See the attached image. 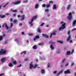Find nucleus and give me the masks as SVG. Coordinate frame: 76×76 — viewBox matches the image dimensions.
<instances>
[{"label":"nucleus","mask_w":76,"mask_h":76,"mask_svg":"<svg viewBox=\"0 0 76 76\" xmlns=\"http://www.w3.org/2000/svg\"><path fill=\"white\" fill-rule=\"evenodd\" d=\"M50 47L51 50H54V48L53 47V45H50Z\"/></svg>","instance_id":"412c9836"},{"label":"nucleus","mask_w":76,"mask_h":76,"mask_svg":"<svg viewBox=\"0 0 76 76\" xmlns=\"http://www.w3.org/2000/svg\"><path fill=\"white\" fill-rule=\"evenodd\" d=\"M76 24V20H75L72 21V25L75 26V24Z\"/></svg>","instance_id":"f3484780"},{"label":"nucleus","mask_w":76,"mask_h":76,"mask_svg":"<svg viewBox=\"0 0 76 76\" xmlns=\"http://www.w3.org/2000/svg\"><path fill=\"white\" fill-rule=\"evenodd\" d=\"M5 60H6V59L5 58H3L1 59V61L2 63H4Z\"/></svg>","instance_id":"2eb2a0df"},{"label":"nucleus","mask_w":76,"mask_h":76,"mask_svg":"<svg viewBox=\"0 0 76 76\" xmlns=\"http://www.w3.org/2000/svg\"><path fill=\"white\" fill-rule=\"evenodd\" d=\"M37 31L39 33H41V29H40V28H38L37 29Z\"/></svg>","instance_id":"bb28decb"},{"label":"nucleus","mask_w":76,"mask_h":76,"mask_svg":"<svg viewBox=\"0 0 76 76\" xmlns=\"http://www.w3.org/2000/svg\"><path fill=\"white\" fill-rule=\"evenodd\" d=\"M28 58H25L24 59V61H28Z\"/></svg>","instance_id":"8fccbe9b"},{"label":"nucleus","mask_w":76,"mask_h":76,"mask_svg":"<svg viewBox=\"0 0 76 76\" xmlns=\"http://www.w3.org/2000/svg\"><path fill=\"white\" fill-rule=\"evenodd\" d=\"M50 66V64L49 63H48V67H49Z\"/></svg>","instance_id":"09e8293b"},{"label":"nucleus","mask_w":76,"mask_h":76,"mask_svg":"<svg viewBox=\"0 0 76 76\" xmlns=\"http://www.w3.org/2000/svg\"><path fill=\"white\" fill-rule=\"evenodd\" d=\"M57 71H55L53 72V73L54 74H56V73H57Z\"/></svg>","instance_id":"37998d69"},{"label":"nucleus","mask_w":76,"mask_h":76,"mask_svg":"<svg viewBox=\"0 0 76 76\" xmlns=\"http://www.w3.org/2000/svg\"><path fill=\"white\" fill-rule=\"evenodd\" d=\"M4 75V74H0V76H3V75Z\"/></svg>","instance_id":"bf43d9fd"},{"label":"nucleus","mask_w":76,"mask_h":76,"mask_svg":"<svg viewBox=\"0 0 76 76\" xmlns=\"http://www.w3.org/2000/svg\"><path fill=\"white\" fill-rule=\"evenodd\" d=\"M13 26V23H10V27L12 28Z\"/></svg>","instance_id":"49530a36"},{"label":"nucleus","mask_w":76,"mask_h":76,"mask_svg":"<svg viewBox=\"0 0 76 76\" xmlns=\"http://www.w3.org/2000/svg\"><path fill=\"white\" fill-rule=\"evenodd\" d=\"M66 28V23H63L62 25L61 26V27H60L59 29V30H62L63 29H64Z\"/></svg>","instance_id":"20e7f679"},{"label":"nucleus","mask_w":76,"mask_h":76,"mask_svg":"<svg viewBox=\"0 0 76 76\" xmlns=\"http://www.w3.org/2000/svg\"><path fill=\"white\" fill-rule=\"evenodd\" d=\"M5 17H6V16H5V15H0V18H1V19H2V18H5Z\"/></svg>","instance_id":"b1692460"},{"label":"nucleus","mask_w":76,"mask_h":76,"mask_svg":"<svg viewBox=\"0 0 76 76\" xmlns=\"http://www.w3.org/2000/svg\"><path fill=\"white\" fill-rule=\"evenodd\" d=\"M66 60V58L64 59L62 61V63H64V62Z\"/></svg>","instance_id":"f704fd0d"},{"label":"nucleus","mask_w":76,"mask_h":76,"mask_svg":"<svg viewBox=\"0 0 76 76\" xmlns=\"http://www.w3.org/2000/svg\"><path fill=\"white\" fill-rule=\"evenodd\" d=\"M49 10H48V9H46L45 11V12H49Z\"/></svg>","instance_id":"58836bf2"},{"label":"nucleus","mask_w":76,"mask_h":76,"mask_svg":"<svg viewBox=\"0 0 76 76\" xmlns=\"http://www.w3.org/2000/svg\"><path fill=\"white\" fill-rule=\"evenodd\" d=\"M44 25V23H41V25H40V26H43Z\"/></svg>","instance_id":"3c124183"},{"label":"nucleus","mask_w":76,"mask_h":76,"mask_svg":"<svg viewBox=\"0 0 76 76\" xmlns=\"http://www.w3.org/2000/svg\"><path fill=\"white\" fill-rule=\"evenodd\" d=\"M24 3H27V2H28V1L26 0V1H23Z\"/></svg>","instance_id":"4d7b16f0"},{"label":"nucleus","mask_w":76,"mask_h":76,"mask_svg":"<svg viewBox=\"0 0 76 76\" xmlns=\"http://www.w3.org/2000/svg\"><path fill=\"white\" fill-rule=\"evenodd\" d=\"M39 36L38 35H37L35 36V38L34 39V40L35 41L36 39H39Z\"/></svg>","instance_id":"dca6fc26"},{"label":"nucleus","mask_w":76,"mask_h":76,"mask_svg":"<svg viewBox=\"0 0 76 76\" xmlns=\"http://www.w3.org/2000/svg\"><path fill=\"white\" fill-rule=\"evenodd\" d=\"M8 66H9V67H12L13 66V64H12L11 63H10L8 64Z\"/></svg>","instance_id":"393cba45"},{"label":"nucleus","mask_w":76,"mask_h":76,"mask_svg":"<svg viewBox=\"0 0 76 76\" xmlns=\"http://www.w3.org/2000/svg\"><path fill=\"white\" fill-rule=\"evenodd\" d=\"M6 15H9V14L8 13H7L5 14Z\"/></svg>","instance_id":"69168bd1"},{"label":"nucleus","mask_w":76,"mask_h":76,"mask_svg":"<svg viewBox=\"0 0 76 76\" xmlns=\"http://www.w3.org/2000/svg\"><path fill=\"white\" fill-rule=\"evenodd\" d=\"M20 1H18L15 3H12V4H14V5H16L18 4H20Z\"/></svg>","instance_id":"6e6552de"},{"label":"nucleus","mask_w":76,"mask_h":76,"mask_svg":"<svg viewBox=\"0 0 76 76\" xmlns=\"http://www.w3.org/2000/svg\"><path fill=\"white\" fill-rule=\"evenodd\" d=\"M38 66V65L37 64H35L34 65V66H33V69H36V68Z\"/></svg>","instance_id":"cd10ccee"},{"label":"nucleus","mask_w":76,"mask_h":76,"mask_svg":"<svg viewBox=\"0 0 76 76\" xmlns=\"http://www.w3.org/2000/svg\"><path fill=\"white\" fill-rule=\"evenodd\" d=\"M63 72V70H61V71L57 74V76H59V75H60L61 73H62Z\"/></svg>","instance_id":"9b49d317"},{"label":"nucleus","mask_w":76,"mask_h":76,"mask_svg":"<svg viewBox=\"0 0 76 76\" xmlns=\"http://www.w3.org/2000/svg\"><path fill=\"white\" fill-rule=\"evenodd\" d=\"M50 5L49 4H48L46 5V8H48V7H50Z\"/></svg>","instance_id":"c756f323"},{"label":"nucleus","mask_w":76,"mask_h":76,"mask_svg":"<svg viewBox=\"0 0 76 76\" xmlns=\"http://www.w3.org/2000/svg\"><path fill=\"white\" fill-rule=\"evenodd\" d=\"M46 6V5L45 4H43L42 5V7H45Z\"/></svg>","instance_id":"ea45409f"},{"label":"nucleus","mask_w":76,"mask_h":76,"mask_svg":"<svg viewBox=\"0 0 76 76\" xmlns=\"http://www.w3.org/2000/svg\"><path fill=\"white\" fill-rule=\"evenodd\" d=\"M56 53L57 54H59L60 53V50L59 49H58L56 50Z\"/></svg>","instance_id":"7c9ffc66"},{"label":"nucleus","mask_w":76,"mask_h":76,"mask_svg":"<svg viewBox=\"0 0 76 76\" xmlns=\"http://www.w3.org/2000/svg\"><path fill=\"white\" fill-rule=\"evenodd\" d=\"M22 66V65L21 64H20V65H18L17 66V67L18 68H19V67H21Z\"/></svg>","instance_id":"e433bc0d"},{"label":"nucleus","mask_w":76,"mask_h":76,"mask_svg":"<svg viewBox=\"0 0 76 76\" xmlns=\"http://www.w3.org/2000/svg\"><path fill=\"white\" fill-rule=\"evenodd\" d=\"M3 39V36H0V41H1L2 39Z\"/></svg>","instance_id":"473e14b6"},{"label":"nucleus","mask_w":76,"mask_h":76,"mask_svg":"<svg viewBox=\"0 0 76 76\" xmlns=\"http://www.w3.org/2000/svg\"><path fill=\"white\" fill-rule=\"evenodd\" d=\"M9 4V3H7L6 4H5L4 5V6H3V7H6V5H7V4Z\"/></svg>","instance_id":"c03bdc74"},{"label":"nucleus","mask_w":76,"mask_h":76,"mask_svg":"<svg viewBox=\"0 0 76 76\" xmlns=\"http://www.w3.org/2000/svg\"><path fill=\"white\" fill-rule=\"evenodd\" d=\"M41 73L42 74H44L45 73V70L44 69H41Z\"/></svg>","instance_id":"4be33fe9"},{"label":"nucleus","mask_w":76,"mask_h":76,"mask_svg":"<svg viewBox=\"0 0 76 76\" xmlns=\"http://www.w3.org/2000/svg\"><path fill=\"white\" fill-rule=\"evenodd\" d=\"M6 53V50H4V49H2L0 50V55H2V54H4Z\"/></svg>","instance_id":"39448f33"},{"label":"nucleus","mask_w":76,"mask_h":76,"mask_svg":"<svg viewBox=\"0 0 76 76\" xmlns=\"http://www.w3.org/2000/svg\"><path fill=\"white\" fill-rule=\"evenodd\" d=\"M4 26V27L6 28L7 30L9 29V28L8 26H7V24H6V23L3 24L2 26V27H3Z\"/></svg>","instance_id":"1a4fd4ad"},{"label":"nucleus","mask_w":76,"mask_h":76,"mask_svg":"<svg viewBox=\"0 0 76 76\" xmlns=\"http://www.w3.org/2000/svg\"><path fill=\"white\" fill-rule=\"evenodd\" d=\"M42 35L44 37H45V38H48V35L44 34H42Z\"/></svg>","instance_id":"ddd939ff"},{"label":"nucleus","mask_w":76,"mask_h":76,"mask_svg":"<svg viewBox=\"0 0 76 76\" xmlns=\"http://www.w3.org/2000/svg\"><path fill=\"white\" fill-rule=\"evenodd\" d=\"M20 13H23V11H20Z\"/></svg>","instance_id":"0e129e2a"},{"label":"nucleus","mask_w":76,"mask_h":76,"mask_svg":"<svg viewBox=\"0 0 76 76\" xmlns=\"http://www.w3.org/2000/svg\"><path fill=\"white\" fill-rule=\"evenodd\" d=\"M57 42H59L60 43V44H63V42L60 41H57Z\"/></svg>","instance_id":"c9c22d12"},{"label":"nucleus","mask_w":76,"mask_h":76,"mask_svg":"<svg viewBox=\"0 0 76 76\" xmlns=\"http://www.w3.org/2000/svg\"><path fill=\"white\" fill-rule=\"evenodd\" d=\"M53 2L52 1H49V3L50 4V3L53 4Z\"/></svg>","instance_id":"4c0bfd02"},{"label":"nucleus","mask_w":76,"mask_h":76,"mask_svg":"<svg viewBox=\"0 0 76 76\" xmlns=\"http://www.w3.org/2000/svg\"><path fill=\"white\" fill-rule=\"evenodd\" d=\"M71 6V5L69 4L67 5L66 7V10H69L70 8V7Z\"/></svg>","instance_id":"aec40b11"},{"label":"nucleus","mask_w":76,"mask_h":76,"mask_svg":"<svg viewBox=\"0 0 76 76\" xmlns=\"http://www.w3.org/2000/svg\"><path fill=\"white\" fill-rule=\"evenodd\" d=\"M74 64H75L74 63H72V64H71V66H73V65H74Z\"/></svg>","instance_id":"864d4df0"},{"label":"nucleus","mask_w":76,"mask_h":76,"mask_svg":"<svg viewBox=\"0 0 76 76\" xmlns=\"http://www.w3.org/2000/svg\"><path fill=\"white\" fill-rule=\"evenodd\" d=\"M13 63L14 64H16V61H13Z\"/></svg>","instance_id":"79ce46f5"},{"label":"nucleus","mask_w":76,"mask_h":76,"mask_svg":"<svg viewBox=\"0 0 76 76\" xmlns=\"http://www.w3.org/2000/svg\"><path fill=\"white\" fill-rule=\"evenodd\" d=\"M19 25L20 26H22V23H20Z\"/></svg>","instance_id":"680f3d73"},{"label":"nucleus","mask_w":76,"mask_h":76,"mask_svg":"<svg viewBox=\"0 0 76 76\" xmlns=\"http://www.w3.org/2000/svg\"><path fill=\"white\" fill-rule=\"evenodd\" d=\"M56 34V31H54L52 32V33H51L50 36V38H51L52 37V35H55Z\"/></svg>","instance_id":"9d476101"},{"label":"nucleus","mask_w":76,"mask_h":76,"mask_svg":"<svg viewBox=\"0 0 76 76\" xmlns=\"http://www.w3.org/2000/svg\"><path fill=\"white\" fill-rule=\"evenodd\" d=\"M38 45H44V44L43 43H40L38 44Z\"/></svg>","instance_id":"72a5a7b5"},{"label":"nucleus","mask_w":76,"mask_h":76,"mask_svg":"<svg viewBox=\"0 0 76 76\" xmlns=\"http://www.w3.org/2000/svg\"><path fill=\"white\" fill-rule=\"evenodd\" d=\"M22 53H24L25 55V54H26V51H25L22 52L20 53V54H22Z\"/></svg>","instance_id":"c85d7f7f"},{"label":"nucleus","mask_w":76,"mask_h":76,"mask_svg":"<svg viewBox=\"0 0 76 76\" xmlns=\"http://www.w3.org/2000/svg\"><path fill=\"white\" fill-rule=\"evenodd\" d=\"M38 18V16L36 15L33 17L31 20V22H29L28 23L29 24H30V26H33V25H34V24L32 23L33 22V21H34V20L35 19H37Z\"/></svg>","instance_id":"f03ea898"},{"label":"nucleus","mask_w":76,"mask_h":76,"mask_svg":"<svg viewBox=\"0 0 76 76\" xmlns=\"http://www.w3.org/2000/svg\"><path fill=\"white\" fill-rule=\"evenodd\" d=\"M29 36H32L33 34L32 33H29L28 34Z\"/></svg>","instance_id":"a19ab883"},{"label":"nucleus","mask_w":76,"mask_h":76,"mask_svg":"<svg viewBox=\"0 0 76 76\" xmlns=\"http://www.w3.org/2000/svg\"><path fill=\"white\" fill-rule=\"evenodd\" d=\"M12 18H11V19H10V21H11V22H12Z\"/></svg>","instance_id":"774afa93"},{"label":"nucleus","mask_w":76,"mask_h":76,"mask_svg":"<svg viewBox=\"0 0 76 76\" xmlns=\"http://www.w3.org/2000/svg\"><path fill=\"white\" fill-rule=\"evenodd\" d=\"M49 44H55V42H52V40H50L49 43Z\"/></svg>","instance_id":"6ab92c4d"},{"label":"nucleus","mask_w":76,"mask_h":76,"mask_svg":"<svg viewBox=\"0 0 76 76\" xmlns=\"http://www.w3.org/2000/svg\"><path fill=\"white\" fill-rule=\"evenodd\" d=\"M36 61H37V62H38V59H36Z\"/></svg>","instance_id":"e2e57ef3"},{"label":"nucleus","mask_w":76,"mask_h":76,"mask_svg":"<svg viewBox=\"0 0 76 76\" xmlns=\"http://www.w3.org/2000/svg\"><path fill=\"white\" fill-rule=\"evenodd\" d=\"M21 19L20 20H24V19H25L26 17H25V15H23L21 16Z\"/></svg>","instance_id":"f8f14e48"},{"label":"nucleus","mask_w":76,"mask_h":76,"mask_svg":"<svg viewBox=\"0 0 76 76\" xmlns=\"http://www.w3.org/2000/svg\"><path fill=\"white\" fill-rule=\"evenodd\" d=\"M71 54V52L70 51H68L66 52V55H68L69 56Z\"/></svg>","instance_id":"a211bd4d"},{"label":"nucleus","mask_w":76,"mask_h":76,"mask_svg":"<svg viewBox=\"0 0 76 76\" xmlns=\"http://www.w3.org/2000/svg\"><path fill=\"white\" fill-rule=\"evenodd\" d=\"M53 10L56 9V4H54L53 7Z\"/></svg>","instance_id":"5701e85b"},{"label":"nucleus","mask_w":76,"mask_h":76,"mask_svg":"<svg viewBox=\"0 0 76 76\" xmlns=\"http://www.w3.org/2000/svg\"><path fill=\"white\" fill-rule=\"evenodd\" d=\"M32 64V62H31V63L29 65V69H32L34 67V65Z\"/></svg>","instance_id":"0eeeda50"},{"label":"nucleus","mask_w":76,"mask_h":76,"mask_svg":"<svg viewBox=\"0 0 76 76\" xmlns=\"http://www.w3.org/2000/svg\"><path fill=\"white\" fill-rule=\"evenodd\" d=\"M75 12H69L68 14L69 16L67 17V19H68V20H69V21H70V20L72 18V14H74Z\"/></svg>","instance_id":"7ed1b4c3"},{"label":"nucleus","mask_w":76,"mask_h":76,"mask_svg":"<svg viewBox=\"0 0 76 76\" xmlns=\"http://www.w3.org/2000/svg\"><path fill=\"white\" fill-rule=\"evenodd\" d=\"M38 18V16L36 15L33 17L31 20V22H29L28 23L29 24H30V26H33V25H34V24L32 23L33 22V21H34V20L35 19H37Z\"/></svg>","instance_id":"f257e3e1"},{"label":"nucleus","mask_w":76,"mask_h":76,"mask_svg":"<svg viewBox=\"0 0 76 76\" xmlns=\"http://www.w3.org/2000/svg\"><path fill=\"white\" fill-rule=\"evenodd\" d=\"M42 54V52H39V54H40V55H41V54Z\"/></svg>","instance_id":"052dcab7"},{"label":"nucleus","mask_w":76,"mask_h":76,"mask_svg":"<svg viewBox=\"0 0 76 76\" xmlns=\"http://www.w3.org/2000/svg\"><path fill=\"white\" fill-rule=\"evenodd\" d=\"M70 34V30H69L68 31V35H69Z\"/></svg>","instance_id":"a18cd8bd"},{"label":"nucleus","mask_w":76,"mask_h":76,"mask_svg":"<svg viewBox=\"0 0 76 76\" xmlns=\"http://www.w3.org/2000/svg\"><path fill=\"white\" fill-rule=\"evenodd\" d=\"M38 7V4H37L35 5V9H37Z\"/></svg>","instance_id":"2f4dec72"},{"label":"nucleus","mask_w":76,"mask_h":76,"mask_svg":"<svg viewBox=\"0 0 76 76\" xmlns=\"http://www.w3.org/2000/svg\"><path fill=\"white\" fill-rule=\"evenodd\" d=\"M73 52H74V49H72L71 52V54H72Z\"/></svg>","instance_id":"603ef678"},{"label":"nucleus","mask_w":76,"mask_h":76,"mask_svg":"<svg viewBox=\"0 0 76 76\" xmlns=\"http://www.w3.org/2000/svg\"><path fill=\"white\" fill-rule=\"evenodd\" d=\"M71 38V36H70V35H69L68 37L66 39V41L67 42H69V40H70V39Z\"/></svg>","instance_id":"4468645a"},{"label":"nucleus","mask_w":76,"mask_h":76,"mask_svg":"<svg viewBox=\"0 0 76 76\" xmlns=\"http://www.w3.org/2000/svg\"><path fill=\"white\" fill-rule=\"evenodd\" d=\"M14 22H15V23H16V22H17V20H15L14 21Z\"/></svg>","instance_id":"6e6d98bb"},{"label":"nucleus","mask_w":76,"mask_h":76,"mask_svg":"<svg viewBox=\"0 0 76 76\" xmlns=\"http://www.w3.org/2000/svg\"><path fill=\"white\" fill-rule=\"evenodd\" d=\"M69 42H70V43H72L73 42V41L70 40Z\"/></svg>","instance_id":"5fc2aeb1"},{"label":"nucleus","mask_w":76,"mask_h":76,"mask_svg":"<svg viewBox=\"0 0 76 76\" xmlns=\"http://www.w3.org/2000/svg\"><path fill=\"white\" fill-rule=\"evenodd\" d=\"M13 16L14 17H15L16 16V14H13Z\"/></svg>","instance_id":"13d9d810"},{"label":"nucleus","mask_w":76,"mask_h":76,"mask_svg":"<svg viewBox=\"0 0 76 76\" xmlns=\"http://www.w3.org/2000/svg\"><path fill=\"white\" fill-rule=\"evenodd\" d=\"M12 12H17V10H13Z\"/></svg>","instance_id":"de8ad7c7"},{"label":"nucleus","mask_w":76,"mask_h":76,"mask_svg":"<svg viewBox=\"0 0 76 76\" xmlns=\"http://www.w3.org/2000/svg\"><path fill=\"white\" fill-rule=\"evenodd\" d=\"M33 49H34V50H36L37 48V45H34L33 47Z\"/></svg>","instance_id":"a878e982"},{"label":"nucleus","mask_w":76,"mask_h":76,"mask_svg":"<svg viewBox=\"0 0 76 76\" xmlns=\"http://www.w3.org/2000/svg\"><path fill=\"white\" fill-rule=\"evenodd\" d=\"M64 73H65V74H70L71 73V72L70 71V69H69L67 70L66 71H64Z\"/></svg>","instance_id":"423d86ee"},{"label":"nucleus","mask_w":76,"mask_h":76,"mask_svg":"<svg viewBox=\"0 0 76 76\" xmlns=\"http://www.w3.org/2000/svg\"><path fill=\"white\" fill-rule=\"evenodd\" d=\"M21 34H22V35H24V33L23 32H22Z\"/></svg>","instance_id":"338daca9"}]
</instances>
